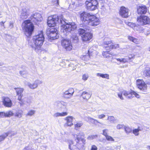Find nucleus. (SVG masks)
I'll return each mask as SVG.
<instances>
[{"label": "nucleus", "mask_w": 150, "mask_h": 150, "mask_svg": "<svg viewBox=\"0 0 150 150\" xmlns=\"http://www.w3.org/2000/svg\"><path fill=\"white\" fill-rule=\"evenodd\" d=\"M90 150H98L97 147L94 145H92L91 146Z\"/></svg>", "instance_id": "603ef678"}, {"label": "nucleus", "mask_w": 150, "mask_h": 150, "mask_svg": "<svg viewBox=\"0 0 150 150\" xmlns=\"http://www.w3.org/2000/svg\"><path fill=\"white\" fill-rule=\"evenodd\" d=\"M6 137V136H5V133L4 134L0 136V142L4 140Z\"/></svg>", "instance_id": "3c124183"}, {"label": "nucleus", "mask_w": 150, "mask_h": 150, "mask_svg": "<svg viewBox=\"0 0 150 150\" xmlns=\"http://www.w3.org/2000/svg\"><path fill=\"white\" fill-rule=\"evenodd\" d=\"M117 61H119L120 62H122L123 63H126L128 62V58H117L116 59Z\"/></svg>", "instance_id": "c9c22d12"}, {"label": "nucleus", "mask_w": 150, "mask_h": 150, "mask_svg": "<svg viewBox=\"0 0 150 150\" xmlns=\"http://www.w3.org/2000/svg\"><path fill=\"white\" fill-rule=\"evenodd\" d=\"M130 27L132 28L134 30L137 29L136 28L137 26H136L133 23H132V24L131 25V26Z\"/></svg>", "instance_id": "6e6d98bb"}, {"label": "nucleus", "mask_w": 150, "mask_h": 150, "mask_svg": "<svg viewBox=\"0 0 150 150\" xmlns=\"http://www.w3.org/2000/svg\"><path fill=\"white\" fill-rule=\"evenodd\" d=\"M136 84L137 87L140 90L143 92H146L147 90V86L142 79H137Z\"/></svg>", "instance_id": "9b49d317"}, {"label": "nucleus", "mask_w": 150, "mask_h": 150, "mask_svg": "<svg viewBox=\"0 0 150 150\" xmlns=\"http://www.w3.org/2000/svg\"><path fill=\"white\" fill-rule=\"evenodd\" d=\"M120 14L123 18H127L129 16V9L124 6L120 8Z\"/></svg>", "instance_id": "2eb2a0df"}, {"label": "nucleus", "mask_w": 150, "mask_h": 150, "mask_svg": "<svg viewBox=\"0 0 150 150\" xmlns=\"http://www.w3.org/2000/svg\"><path fill=\"white\" fill-rule=\"evenodd\" d=\"M65 120L66 121L65 124V126L71 127L73 125V122L74 120V118L71 116H68L65 118Z\"/></svg>", "instance_id": "a211bd4d"}, {"label": "nucleus", "mask_w": 150, "mask_h": 150, "mask_svg": "<svg viewBox=\"0 0 150 150\" xmlns=\"http://www.w3.org/2000/svg\"><path fill=\"white\" fill-rule=\"evenodd\" d=\"M135 57V55L134 54H131L130 55H129L128 58V59H130L132 58H134Z\"/></svg>", "instance_id": "13d9d810"}, {"label": "nucleus", "mask_w": 150, "mask_h": 150, "mask_svg": "<svg viewBox=\"0 0 150 150\" xmlns=\"http://www.w3.org/2000/svg\"><path fill=\"white\" fill-rule=\"evenodd\" d=\"M144 75L145 76H150V68L148 67H146L143 71Z\"/></svg>", "instance_id": "c756f323"}, {"label": "nucleus", "mask_w": 150, "mask_h": 150, "mask_svg": "<svg viewBox=\"0 0 150 150\" xmlns=\"http://www.w3.org/2000/svg\"><path fill=\"white\" fill-rule=\"evenodd\" d=\"M23 114V112L22 111H20L17 112L15 114V116L16 117L20 118L22 117Z\"/></svg>", "instance_id": "79ce46f5"}, {"label": "nucleus", "mask_w": 150, "mask_h": 150, "mask_svg": "<svg viewBox=\"0 0 150 150\" xmlns=\"http://www.w3.org/2000/svg\"><path fill=\"white\" fill-rule=\"evenodd\" d=\"M124 129L125 132L127 133H130L132 131L131 128L128 126H125Z\"/></svg>", "instance_id": "c03bdc74"}, {"label": "nucleus", "mask_w": 150, "mask_h": 150, "mask_svg": "<svg viewBox=\"0 0 150 150\" xmlns=\"http://www.w3.org/2000/svg\"><path fill=\"white\" fill-rule=\"evenodd\" d=\"M108 150H114L113 149H108Z\"/></svg>", "instance_id": "774afa93"}, {"label": "nucleus", "mask_w": 150, "mask_h": 150, "mask_svg": "<svg viewBox=\"0 0 150 150\" xmlns=\"http://www.w3.org/2000/svg\"><path fill=\"white\" fill-rule=\"evenodd\" d=\"M89 77L88 75V74H84L82 76V79L84 81H86L87 80Z\"/></svg>", "instance_id": "a18cd8bd"}, {"label": "nucleus", "mask_w": 150, "mask_h": 150, "mask_svg": "<svg viewBox=\"0 0 150 150\" xmlns=\"http://www.w3.org/2000/svg\"><path fill=\"white\" fill-rule=\"evenodd\" d=\"M69 148L70 150H79V144H77V146L74 144L73 142L71 140L68 141Z\"/></svg>", "instance_id": "4be33fe9"}, {"label": "nucleus", "mask_w": 150, "mask_h": 150, "mask_svg": "<svg viewBox=\"0 0 150 150\" xmlns=\"http://www.w3.org/2000/svg\"><path fill=\"white\" fill-rule=\"evenodd\" d=\"M96 48L95 47H91L88 50V52L89 55L91 56H95L97 54L96 51L95 50Z\"/></svg>", "instance_id": "393cba45"}, {"label": "nucleus", "mask_w": 150, "mask_h": 150, "mask_svg": "<svg viewBox=\"0 0 150 150\" xmlns=\"http://www.w3.org/2000/svg\"><path fill=\"white\" fill-rule=\"evenodd\" d=\"M32 21L38 24L42 21L43 18L41 14L38 13H35L33 14L31 17Z\"/></svg>", "instance_id": "f8f14e48"}, {"label": "nucleus", "mask_w": 150, "mask_h": 150, "mask_svg": "<svg viewBox=\"0 0 150 150\" xmlns=\"http://www.w3.org/2000/svg\"><path fill=\"white\" fill-rule=\"evenodd\" d=\"M125 126L123 125L122 124H118L117 125L116 128L117 129H121L123 128H124Z\"/></svg>", "instance_id": "09e8293b"}, {"label": "nucleus", "mask_w": 150, "mask_h": 150, "mask_svg": "<svg viewBox=\"0 0 150 150\" xmlns=\"http://www.w3.org/2000/svg\"><path fill=\"white\" fill-rule=\"evenodd\" d=\"M132 23L128 22L127 21L125 22V24L130 27L131 26V25L132 24Z\"/></svg>", "instance_id": "0e129e2a"}, {"label": "nucleus", "mask_w": 150, "mask_h": 150, "mask_svg": "<svg viewBox=\"0 0 150 150\" xmlns=\"http://www.w3.org/2000/svg\"><path fill=\"white\" fill-rule=\"evenodd\" d=\"M80 17L81 20L83 22L91 26H96L100 23V20L98 17L86 12L81 13L80 14Z\"/></svg>", "instance_id": "f257e3e1"}, {"label": "nucleus", "mask_w": 150, "mask_h": 150, "mask_svg": "<svg viewBox=\"0 0 150 150\" xmlns=\"http://www.w3.org/2000/svg\"><path fill=\"white\" fill-rule=\"evenodd\" d=\"M60 21L62 24L61 31L64 35H67L71 31L76 29L77 28V25L75 23H68L62 16H61Z\"/></svg>", "instance_id": "f03ea898"}, {"label": "nucleus", "mask_w": 150, "mask_h": 150, "mask_svg": "<svg viewBox=\"0 0 150 150\" xmlns=\"http://www.w3.org/2000/svg\"><path fill=\"white\" fill-rule=\"evenodd\" d=\"M47 35L48 38L50 39H57L59 37V34L57 30L54 28H51L49 30H47Z\"/></svg>", "instance_id": "1a4fd4ad"}, {"label": "nucleus", "mask_w": 150, "mask_h": 150, "mask_svg": "<svg viewBox=\"0 0 150 150\" xmlns=\"http://www.w3.org/2000/svg\"><path fill=\"white\" fill-rule=\"evenodd\" d=\"M98 2L97 0H87L85 4L87 9L89 11H93L97 8Z\"/></svg>", "instance_id": "0eeeda50"}, {"label": "nucleus", "mask_w": 150, "mask_h": 150, "mask_svg": "<svg viewBox=\"0 0 150 150\" xmlns=\"http://www.w3.org/2000/svg\"><path fill=\"white\" fill-rule=\"evenodd\" d=\"M147 11V8L144 5L139 6L137 7V11L139 14H145Z\"/></svg>", "instance_id": "6ab92c4d"}, {"label": "nucleus", "mask_w": 150, "mask_h": 150, "mask_svg": "<svg viewBox=\"0 0 150 150\" xmlns=\"http://www.w3.org/2000/svg\"><path fill=\"white\" fill-rule=\"evenodd\" d=\"M137 21L139 25H143L149 24L150 19L147 16H141L137 17Z\"/></svg>", "instance_id": "6e6552de"}, {"label": "nucleus", "mask_w": 150, "mask_h": 150, "mask_svg": "<svg viewBox=\"0 0 150 150\" xmlns=\"http://www.w3.org/2000/svg\"><path fill=\"white\" fill-rule=\"evenodd\" d=\"M26 74V72L24 71H20V74L21 75L23 76Z\"/></svg>", "instance_id": "bf43d9fd"}, {"label": "nucleus", "mask_w": 150, "mask_h": 150, "mask_svg": "<svg viewBox=\"0 0 150 150\" xmlns=\"http://www.w3.org/2000/svg\"><path fill=\"white\" fill-rule=\"evenodd\" d=\"M103 55L104 57L107 58L112 57V54L109 53V51H103Z\"/></svg>", "instance_id": "72a5a7b5"}, {"label": "nucleus", "mask_w": 150, "mask_h": 150, "mask_svg": "<svg viewBox=\"0 0 150 150\" xmlns=\"http://www.w3.org/2000/svg\"><path fill=\"white\" fill-rule=\"evenodd\" d=\"M90 56H91L90 55H89V54H87L85 55L81 56V58L83 60L87 61L89 59L90 57Z\"/></svg>", "instance_id": "f704fd0d"}, {"label": "nucleus", "mask_w": 150, "mask_h": 150, "mask_svg": "<svg viewBox=\"0 0 150 150\" xmlns=\"http://www.w3.org/2000/svg\"><path fill=\"white\" fill-rule=\"evenodd\" d=\"M5 117L4 112H0V118Z\"/></svg>", "instance_id": "052dcab7"}, {"label": "nucleus", "mask_w": 150, "mask_h": 150, "mask_svg": "<svg viewBox=\"0 0 150 150\" xmlns=\"http://www.w3.org/2000/svg\"><path fill=\"white\" fill-rule=\"evenodd\" d=\"M105 117V115L104 114H101L98 115V117L99 119H103Z\"/></svg>", "instance_id": "864d4df0"}, {"label": "nucleus", "mask_w": 150, "mask_h": 150, "mask_svg": "<svg viewBox=\"0 0 150 150\" xmlns=\"http://www.w3.org/2000/svg\"><path fill=\"white\" fill-rule=\"evenodd\" d=\"M4 113L5 117H10L12 116L13 115V112L11 110L4 112Z\"/></svg>", "instance_id": "473e14b6"}, {"label": "nucleus", "mask_w": 150, "mask_h": 150, "mask_svg": "<svg viewBox=\"0 0 150 150\" xmlns=\"http://www.w3.org/2000/svg\"><path fill=\"white\" fill-rule=\"evenodd\" d=\"M83 125L82 123L81 122H78L76 124H74L75 128L77 129Z\"/></svg>", "instance_id": "4c0bfd02"}, {"label": "nucleus", "mask_w": 150, "mask_h": 150, "mask_svg": "<svg viewBox=\"0 0 150 150\" xmlns=\"http://www.w3.org/2000/svg\"><path fill=\"white\" fill-rule=\"evenodd\" d=\"M112 49H116L119 47V45L117 44H113L112 43Z\"/></svg>", "instance_id": "8fccbe9b"}, {"label": "nucleus", "mask_w": 150, "mask_h": 150, "mask_svg": "<svg viewBox=\"0 0 150 150\" xmlns=\"http://www.w3.org/2000/svg\"><path fill=\"white\" fill-rule=\"evenodd\" d=\"M128 38L129 40L132 41L136 44H139L140 43V40L137 39L135 38H134L131 36H128Z\"/></svg>", "instance_id": "cd10ccee"}, {"label": "nucleus", "mask_w": 150, "mask_h": 150, "mask_svg": "<svg viewBox=\"0 0 150 150\" xmlns=\"http://www.w3.org/2000/svg\"><path fill=\"white\" fill-rule=\"evenodd\" d=\"M62 45L63 47L67 51H70L72 49V45L71 41L66 39L62 41Z\"/></svg>", "instance_id": "ddd939ff"}, {"label": "nucleus", "mask_w": 150, "mask_h": 150, "mask_svg": "<svg viewBox=\"0 0 150 150\" xmlns=\"http://www.w3.org/2000/svg\"><path fill=\"white\" fill-rule=\"evenodd\" d=\"M140 131V129L139 127H138L137 129H134L133 130V133L136 136L138 135L139 134V132Z\"/></svg>", "instance_id": "58836bf2"}, {"label": "nucleus", "mask_w": 150, "mask_h": 150, "mask_svg": "<svg viewBox=\"0 0 150 150\" xmlns=\"http://www.w3.org/2000/svg\"><path fill=\"white\" fill-rule=\"evenodd\" d=\"M22 28L26 36L31 35L34 30V26L30 20L24 21L22 24Z\"/></svg>", "instance_id": "20e7f679"}, {"label": "nucleus", "mask_w": 150, "mask_h": 150, "mask_svg": "<svg viewBox=\"0 0 150 150\" xmlns=\"http://www.w3.org/2000/svg\"><path fill=\"white\" fill-rule=\"evenodd\" d=\"M59 18L57 15H53L48 17L47 23L49 27H54L57 23Z\"/></svg>", "instance_id": "9d476101"}, {"label": "nucleus", "mask_w": 150, "mask_h": 150, "mask_svg": "<svg viewBox=\"0 0 150 150\" xmlns=\"http://www.w3.org/2000/svg\"><path fill=\"white\" fill-rule=\"evenodd\" d=\"M74 92V91L73 88H70L64 93L63 96L65 98H69L72 96Z\"/></svg>", "instance_id": "f3484780"}, {"label": "nucleus", "mask_w": 150, "mask_h": 150, "mask_svg": "<svg viewBox=\"0 0 150 150\" xmlns=\"http://www.w3.org/2000/svg\"><path fill=\"white\" fill-rule=\"evenodd\" d=\"M88 121L92 123H94L95 124H96L97 123H100V122H98V121L97 120H95L92 118H91L90 117H88Z\"/></svg>", "instance_id": "a19ab883"}, {"label": "nucleus", "mask_w": 150, "mask_h": 150, "mask_svg": "<svg viewBox=\"0 0 150 150\" xmlns=\"http://www.w3.org/2000/svg\"><path fill=\"white\" fill-rule=\"evenodd\" d=\"M17 95L18 96V99L20 101H21L22 98L23 96L22 93L24 89L22 88H15Z\"/></svg>", "instance_id": "b1692460"}, {"label": "nucleus", "mask_w": 150, "mask_h": 150, "mask_svg": "<svg viewBox=\"0 0 150 150\" xmlns=\"http://www.w3.org/2000/svg\"><path fill=\"white\" fill-rule=\"evenodd\" d=\"M108 132V130L107 129H104L103 131V134L106 137L107 136V133Z\"/></svg>", "instance_id": "5fc2aeb1"}, {"label": "nucleus", "mask_w": 150, "mask_h": 150, "mask_svg": "<svg viewBox=\"0 0 150 150\" xmlns=\"http://www.w3.org/2000/svg\"><path fill=\"white\" fill-rule=\"evenodd\" d=\"M97 136L96 135H92L89 136L87 138V139L89 140H91L96 138Z\"/></svg>", "instance_id": "ea45409f"}, {"label": "nucleus", "mask_w": 150, "mask_h": 150, "mask_svg": "<svg viewBox=\"0 0 150 150\" xmlns=\"http://www.w3.org/2000/svg\"><path fill=\"white\" fill-rule=\"evenodd\" d=\"M79 32L81 37L82 35L83 36L86 32L85 30L82 28H80L79 30Z\"/></svg>", "instance_id": "49530a36"}, {"label": "nucleus", "mask_w": 150, "mask_h": 150, "mask_svg": "<svg viewBox=\"0 0 150 150\" xmlns=\"http://www.w3.org/2000/svg\"><path fill=\"white\" fill-rule=\"evenodd\" d=\"M117 94L118 97L122 100L124 99L122 94H123L126 97L129 98H131L134 97L138 98H139L140 97L139 94L134 91L129 92L124 90H122L119 92H117Z\"/></svg>", "instance_id": "39448f33"}, {"label": "nucleus", "mask_w": 150, "mask_h": 150, "mask_svg": "<svg viewBox=\"0 0 150 150\" xmlns=\"http://www.w3.org/2000/svg\"><path fill=\"white\" fill-rule=\"evenodd\" d=\"M5 22L6 21H2L0 22V25L2 26H3L4 27V28H5L4 25V23H5Z\"/></svg>", "instance_id": "680f3d73"}, {"label": "nucleus", "mask_w": 150, "mask_h": 150, "mask_svg": "<svg viewBox=\"0 0 150 150\" xmlns=\"http://www.w3.org/2000/svg\"><path fill=\"white\" fill-rule=\"evenodd\" d=\"M3 65V63L2 62H0V66H2Z\"/></svg>", "instance_id": "338daca9"}, {"label": "nucleus", "mask_w": 150, "mask_h": 150, "mask_svg": "<svg viewBox=\"0 0 150 150\" xmlns=\"http://www.w3.org/2000/svg\"><path fill=\"white\" fill-rule=\"evenodd\" d=\"M2 102L3 105L6 107H11L12 106V103L11 100L7 97H3L2 98Z\"/></svg>", "instance_id": "dca6fc26"}, {"label": "nucleus", "mask_w": 150, "mask_h": 150, "mask_svg": "<svg viewBox=\"0 0 150 150\" xmlns=\"http://www.w3.org/2000/svg\"><path fill=\"white\" fill-rule=\"evenodd\" d=\"M35 110H30L28 111L26 115L27 116H31L35 114Z\"/></svg>", "instance_id": "e433bc0d"}, {"label": "nucleus", "mask_w": 150, "mask_h": 150, "mask_svg": "<svg viewBox=\"0 0 150 150\" xmlns=\"http://www.w3.org/2000/svg\"><path fill=\"white\" fill-rule=\"evenodd\" d=\"M112 42L110 39L107 41L105 39L104 41V46L105 49L107 50H110L112 49Z\"/></svg>", "instance_id": "5701e85b"}, {"label": "nucleus", "mask_w": 150, "mask_h": 150, "mask_svg": "<svg viewBox=\"0 0 150 150\" xmlns=\"http://www.w3.org/2000/svg\"><path fill=\"white\" fill-rule=\"evenodd\" d=\"M106 139L109 141L110 142H114V139L111 136L108 135L106 136L105 137Z\"/></svg>", "instance_id": "de8ad7c7"}, {"label": "nucleus", "mask_w": 150, "mask_h": 150, "mask_svg": "<svg viewBox=\"0 0 150 150\" xmlns=\"http://www.w3.org/2000/svg\"><path fill=\"white\" fill-rule=\"evenodd\" d=\"M93 37L92 33L86 32V33L83 35L81 36L82 40L83 41H88L90 40Z\"/></svg>", "instance_id": "aec40b11"}, {"label": "nucleus", "mask_w": 150, "mask_h": 150, "mask_svg": "<svg viewBox=\"0 0 150 150\" xmlns=\"http://www.w3.org/2000/svg\"><path fill=\"white\" fill-rule=\"evenodd\" d=\"M68 115V113L67 112H56L54 114V116L56 117H63L67 115Z\"/></svg>", "instance_id": "c85d7f7f"}, {"label": "nucleus", "mask_w": 150, "mask_h": 150, "mask_svg": "<svg viewBox=\"0 0 150 150\" xmlns=\"http://www.w3.org/2000/svg\"><path fill=\"white\" fill-rule=\"evenodd\" d=\"M83 98L86 100H88L91 96V94L89 93L84 91L81 94Z\"/></svg>", "instance_id": "a878e982"}, {"label": "nucleus", "mask_w": 150, "mask_h": 150, "mask_svg": "<svg viewBox=\"0 0 150 150\" xmlns=\"http://www.w3.org/2000/svg\"><path fill=\"white\" fill-rule=\"evenodd\" d=\"M130 27L132 28L134 30L137 29L136 28L137 26H136L133 23H132V24L131 25V26Z\"/></svg>", "instance_id": "4d7b16f0"}, {"label": "nucleus", "mask_w": 150, "mask_h": 150, "mask_svg": "<svg viewBox=\"0 0 150 150\" xmlns=\"http://www.w3.org/2000/svg\"><path fill=\"white\" fill-rule=\"evenodd\" d=\"M60 103L61 105V108L64 110L67 111L68 110V103L63 101H61Z\"/></svg>", "instance_id": "bb28decb"}, {"label": "nucleus", "mask_w": 150, "mask_h": 150, "mask_svg": "<svg viewBox=\"0 0 150 150\" xmlns=\"http://www.w3.org/2000/svg\"><path fill=\"white\" fill-rule=\"evenodd\" d=\"M45 38L42 31L38 32V34L33 38V42L30 46L36 52L40 49L44 41Z\"/></svg>", "instance_id": "7ed1b4c3"}, {"label": "nucleus", "mask_w": 150, "mask_h": 150, "mask_svg": "<svg viewBox=\"0 0 150 150\" xmlns=\"http://www.w3.org/2000/svg\"><path fill=\"white\" fill-rule=\"evenodd\" d=\"M97 76H100L103 78H105L107 79H109V75L107 74H102L101 73H97Z\"/></svg>", "instance_id": "2f4dec72"}, {"label": "nucleus", "mask_w": 150, "mask_h": 150, "mask_svg": "<svg viewBox=\"0 0 150 150\" xmlns=\"http://www.w3.org/2000/svg\"><path fill=\"white\" fill-rule=\"evenodd\" d=\"M107 119L111 123H114L115 121L114 117L112 116H108Z\"/></svg>", "instance_id": "37998d69"}, {"label": "nucleus", "mask_w": 150, "mask_h": 150, "mask_svg": "<svg viewBox=\"0 0 150 150\" xmlns=\"http://www.w3.org/2000/svg\"><path fill=\"white\" fill-rule=\"evenodd\" d=\"M147 148L148 149L150 150V146H148Z\"/></svg>", "instance_id": "69168bd1"}, {"label": "nucleus", "mask_w": 150, "mask_h": 150, "mask_svg": "<svg viewBox=\"0 0 150 150\" xmlns=\"http://www.w3.org/2000/svg\"><path fill=\"white\" fill-rule=\"evenodd\" d=\"M17 133L16 132L14 131H9L5 133V136H9L11 137L12 136H14L16 135Z\"/></svg>", "instance_id": "7c9ffc66"}, {"label": "nucleus", "mask_w": 150, "mask_h": 150, "mask_svg": "<svg viewBox=\"0 0 150 150\" xmlns=\"http://www.w3.org/2000/svg\"><path fill=\"white\" fill-rule=\"evenodd\" d=\"M29 14V10L26 8H23L21 11L20 17L22 19H26L28 16Z\"/></svg>", "instance_id": "412c9836"}, {"label": "nucleus", "mask_w": 150, "mask_h": 150, "mask_svg": "<svg viewBox=\"0 0 150 150\" xmlns=\"http://www.w3.org/2000/svg\"><path fill=\"white\" fill-rule=\"evenodd\" d=\"M42 81L39 79L35 80L33 83H31L28 82L27 83V85L30 88L34 89L37 88L38 85L41 84L42 83Z\"/></svg>", "instance_id": "4468645a"}, {"label": "nucleus", "mask_w": 150, "mask_h": 150, "mask_svg": "<svg viewBox=\"0 0 150 150\" xmlns=\"http://www.w3.org/2000/svg\"><path fill=\"white\" fill-rule=\"evenodd\" d=\"M84 136V134L81 132L76 134L74 133L72 134L73 137L75 139L77 144H79L80 141L82 142V144L81 145V146H83L86 143V140L83 138Z\"/></svg>", "instance_id": "423d86ee"}, {"label": "nucleus", "mask_w": 150, "mask_h": 150, "mask_svg": "<svg viewBox=\"0 0 150 150\" xmlns=\"http://www.w3.org/2000/svg\"><path fill=\"white\" fill-rule=\"evenodd\" d=\"M13 22H10L9 24V27L10 28H13Z\"/></svg>", "instance_id": "e2e57ef3"}]
</instances>
